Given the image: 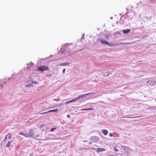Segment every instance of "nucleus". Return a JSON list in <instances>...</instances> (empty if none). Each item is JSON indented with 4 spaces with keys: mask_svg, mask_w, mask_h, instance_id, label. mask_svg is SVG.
<instances>
[{
    "mask_svg": "<svg viewBox=\"0 0 156 156\" xmlns=\"http://www.w3.org/2000/svg\"><path fill=\"white\" fill-rule=\"evenodd\" d=\"M49 68L47 66H43L38 67L37 68V70L42 71H43L48 70Z\"/></svg>",
    "mask_w": 156,
    "mask_h": 156,
    "instance_id": "nucleus-1",
    "label": "nucleus"
},
{
    "mask_svg": "<svg viewBox=\"0 0 156 156\" xmlns=\"http://www.w3.org/2000/svg\"><path fill=\"white\" fill-rule=\"evenodd\" d=\"M34 135L33 130L31 129L29 130L28 133L27 134V138L33 137Z\"/></svg>",
    "mask_w": 156,
    "mask_h": 156,
    "instance_id": "nucleus-2",
    "label": "nucleus"
},
{
    "mask_svg": "<svg viewBox=\"0 0 156 156\" xmlns=\"http://www.w3.org/2000/svg\"><path fill=\"white\" fill-rule=\"evenodd\" d=\"M90 140L94 142H97L99 140V138L97 136H93L90 138Z\"/></svg>",
    "mask_w": 156,
    "mask_h": 156,
    "instance_id": "nucleus-3",
    "label": "nucleus"
},
{
    "mask_svg": "<svg viewBox=\"0 0 156 156\" xmlns=\"http://www.w3.org/2000/svg\"><path fill=\"white\" fill-rule=\"evenodd\" d=\"M94 93V92H92V93H89L83 94H82V95H80L79 96H78L79 98V99H81L83 98L86 97L88 95H89L93 94Z\"/></svg>",
    "mask_w": 156,
    "mask_h": 156,
    "instance_id": "nucleus-4",
    "label": "nucleus"
},
{
    "mask_svg": "<svg viewBox=\"0 0 156 156\" xmlns=\"http://www.w3.org/2000/svg\"><path fill=\"white\" fill-rule=\"evenodd\" d=\"M14 141L13 140H12L10 141H9L6 144V146L7 147H12L13 146L11 144V143Z\"/></svg>",
    "mask_w": 156,
    "mask_h": 156,
    "instance_id": "nucleus-5",
    "label": "nucleus"
},
{
    "mask_svg": "<svg viewBox=\"0 0 156 156\" xmlns=\"http://www.w3.org/2000/svg\"><path fill=\"white\" fill-rule=\"evenodd\" d=\"M100 41L101 43L104 45H107V44H108L109 42L107 41L106 40H102L101 39H100Z\"/></svg>",
    "mask_w": 156,
    "mask_h": 156,
    "instance_id": "nucleus-6",
    "label": "nucleus"
},
{
    "mask_svg": "<svg viewBox=\"0 0 156 156\" xmlns=\"http://www.w3.org/2000/svg\"><path fill=\"white\" fill-rule=\"evenodd\" d=\"M124 150L126 153H128L129 151V147L124 146L123 147Z\"/></svg>",
    "mask_w": 156,
    "mask_h": 156,
    "instance_id": "nucleus-7",
    "label": "nucleus"
},
{
    "mask_svg": "<svg viewBox=\"0 0 156 156\" xmlns=\"http://www.w3.org/2000/svg\"><path fill=\"white\" fill-rule=\"evenodd\" d=\"M130 31V30L129 29H127V30H122V32L125 34H127L129 33Z\"/></svg>",
    "mask_w": 156,
    "mask_h": 156,
    "instance_id": "nucleus-8",
    "label": "nucleus"
},
{
    "mask_svg": "<svg viewBox=\"0 0 156 156\" xmlns=\"http://www.w3.org/2000/svg\"><path fill=\"white\" fill-rule=\"evenodd\" d=\"M102 132L105 136L107 135L108 133V130L105 129H102Z\"/></svg>",
    "mask_w": 156,
    "mask_h": 156,
    "instance_id": "nucleus-9",
    "label": "nucleus"
},
{
    "mask_svg": "<svg viewBox=\"0 0 156 156\" xmlns=\"http://www.w3.org/2000/svg\"><path fill=\"white\" fill-rule=\"evenodd\" d=\"M105 151V149L104 148H98L97 149V151L98 152H101Z\"/></svg>",
    "mask_w": 156,
    "mask_h": 156,
    "instance_id": "nucleus-10",
    "label": "nucleus"
},
{
    "mask_svg": "<svg viewBox=\"0 0 156 156\" xmlns=\"http://www.w3.org/2000/svg\"><path fill=\"white\" fill-rule=\"evenodd\" d=\"M19 135H21L24 136L25 137L27 138V134H24L22 132H20L19 133Z\"/></svg>",
    "mask_w": 156,
    "mask_h": 156,
    "instance_id": "nucleus-11",
    "label": "nucleus"
},
{
    "mask_svg": "<svg viewBox=\"0 0 156 156\" xmlns=\"http://www.w3.org/2000/svg\"><path fill=\"white\" fill-rule=\"evenodd\" d=\"M68 64H69V63H68L65 62V63H61L60 64V65L61 66H66L68 65Z\"/></svg>",
    "mask_w": 156,
    "mask_h": 156,
    "instance_id": "nucleus-12",
    "label": "nucleus"
},
{
    "mask_svg": "<svg viewBox=\"0 0 156 156\" xmlns=\"http://www.w3.org/2000/svg\"><path fill=\"white\" fill-rule=\"evenodd\" d=\"M58 110V109H53V110H50V111H48V112H57Z\"/></svg>",
    "mask_w": 156,
    "mask_h": 156,
    "instance_id": "nucleus-13",
    "label": "nucleus"
},
{
    "mask_svg": "<svg viewBox=\"0 0 156 156\" xmlns=\"http://www.w3.org/2000/svg\"><path fill=\"white\" fill-rule=\"evenodd\" d=\"M79 99V97H77L74 99H73L72 100V102H74L76 101V100H78Z\"/></svg>",
    "mask_w": 156,
    "mask_h": 156,
    "instance_id": "nucleus-14",
    "label": "nucleus"
},
{
    "mask_svg": "<svg viewBox=\"0 0 156 156\" xmlns=\"http://www.w3.org/2000/svg\"><path fill=\"white\" fill-rule=\"evenodd\" d=\"M57 127H54L51 128L50 131L51 132H52L54 131V130H55V129H57Z\"/></svg>",
    "mask_w": 156,
    "mask_h": 156,
    "instance_id": "nucleus-15",
    "label": "nucleus"
},
{
    "mask_svg": "<svg viewBox=\"0 0 156 156\" xmlns=\"http://www.w3.org/2000/svg\"><path fill=\"white\" fill-rule=\"evenodd\" d=\"M54 101H61V100L60 99V98H58L57 99H55L54 100Z\"/></svg>",
    "mask_w": 156,
    "mask_h": 156,
    "instance_id": "nucleus-16",
    "label": "nucleus"
},
{
    "mask_svg": "<svg viewBox=\"0 0 156 156\" xmlns=\"http://www.w3.org/2000/svg\"><path fill=\"white\" fill-rule=\"evenodd\" d=\"M32 86V84H26L25 87H30Z\"/></svg>",
    "mask_w": 156,
    "mask_h": 156,
    "instance_id": "nucleus-17",
    "label": "nucleus"
},
{
    "mask_svg": "<svg viewBox=\"0 0 156 156\" xmlns=\"http://www.w3.org/2000/svg\"><path fill=\"white\" fill-rule=\"evenodd\" d=\"M40 136V134H37L33 138L35 139L36 138V137H38Z\"/></svg>",
    "mask_w": 156,
    "mask_h": 156,
    "instance_id": "nucleus-18",
    "label": "nucleus"
},
{
    "mask_svg": "<svg viewBox=\"0 0 156 156\" xmlns=\"http://www.w3.org/2000/svg\"><path fill=\"white\" fill-rule=\"evenodd\" d=\"M8 135H9V137L8 138L10 139H11L12 138L11 135V134L10 133H9Z\"/></svg>",
    "mask_w": 156,
    "mask_h": 156,
    "instance_id": "nucleus-19",
    "label": "nucleus"
},
{
    "mask_svg": "<svg viewBox=\"0 0 156 156\" xmlns=\"http://www.w3.org/2000/svg\"><path fill=\"white\" fill-rule=\"evenodd\" d=\"M32 83H34V84H38V83L36 81H32Z\"/></svg>",
    "mask_w": 156,
    "mask_h": 156,
    "instance_id": "nucleus-20",
    "label": "nucleus"
},
{
    "mask_svg": "<svg viewBox=\"0 0 156 156\" xmlns=\"http://www.w3.org/2000/svg\"><path fill=\"white\" fill-rule=\"evenodd\" d=\"M3 87V84H0V90L2 89Z\"/></svg>",
    "mask_w": 156,
    "mask_h": 156,
    "instance_id": "nucleus-21",
    "label": "nucleus"
},
{
    "mask_svg": "<svg viewBox=\"0 0 156 156\" xmlns=\"http://www.w3.org/2000/svg\"><path fill=\"white\" fill-rule=\"evenodd\" d=\"M71 102H72V100H70V101H68L67 102H66V104H69V103H71Z\"/></svg>",
    "mask_w": 156,
    "mask_h": 156,
    "instance_id": "nucleus-22",
    "label": "nucleus"
},
{
    "mask_svg": "<svg viewBox=\"0 0 156 156\" xmlns=\"http://www.w3.org/2000/svg\"><path fill=\"white\" fill-rule=\"evenodd\" d=\"M8 135H6L5 136V139H4V141H5V140H6L7 138V136H8Z\"/></svg>",
    "mask_w": 156,
    "mask_h": 156,
    "instance_id": "nucleus-23",
    "label": "nucleus"
},
{
    "mask_svg": "<svg viewBox=\"0 0 156 156\" xmlns=\"http://www.w3.org/2000/svg\"><path fill=\"white\" fill-rule=\"evenodd\" d=\"M81 111H87L88 110V108H83L81 110Z\"/></svg>",
    "mask_w": 156,
    "mask_h": 156,
    "instance_id": "nucleus-24",
    "label": "nucleus"
},
{
    "mask_svg": "<svg viewBox=\"0 0 156 156\" xmlns=\"http://www.w3.org/2000/svg\"><path fill=\"white\" fill-rule=\"evenodd\" d=\"M107 45H108L109 46H112V44L111 43H109L108 44H107Z\"/></svg>",
    "mask_w": 156,
    "mask_h": 156,
    "instance_id": "nucleus-25",
    "label": "nucleus"
},
{
    "mask_svg": "<svg viewBox=\"0 0 156 156\" xmlns=\"http://www.w3.org/2000/svg\"><path fill=\"white\" fill-rule=\"evenodd\" d=\"M114 148L115 151L116 152H117L118 151V150L116 149V148L115 147H114Z\"/></svg>",
    "mask_w": 156,
    "mask_h": 156,
    "instance_id": "nucleus-26",
    "label": "nucleus"
},
{
    "mask_svg": "<svg viewBox=\"0 0 156 156\" xmlns=\"http://www.w3.org/2000/svg\"><path fill=\"white\" fill-rule=\"evenodd\" d=\"M94 109V108H88V110H93Z\"/></svg>",
    "mask_w": 156,
    "mask_h": 156,
    "instance_id": "nucleus-27",
    "label": "nucleus"
},
{
    "mask_svg": "<svg viewBox=\"0 0 156 156\" xmlns=\"http://www.w3.org/2000/svg\"><path fill=\"white\" fill-rule=\"evenodd\" d=\"M129 118H137L138 117H128Z\"/></svg>",
    "mask_w": 156,
    "mask_h": 156,
    "instance_id": "nucleus-28",
    "label": "nucleus"
},
{
    "mask_svg": "<svg viewBox=\"0 0 156 156\" xmlns=\"http://www.w3.org/2000/svg\"><path fill=\"white\" fill-rule=\"evenodd\" d=\"M65 71H66L65 69H64L63 70V71H62V73H65Z\"/></svg>",
    "mask_w": 156,
    "mask_h": 156,
    "instance_id": "nucleus-29",
    "label": "nucleus"
},
{
    "mask_svg": "<svg viewBox=\"0 0 156 156\" xmlns=\"http://www.w3.org/2000/svg\"><path fill=\"white\" fill-rule=\"evenodd\" d=\"M91 148L93 150H95V148L94 147H92Z\"/></svg>",
    "mask_w": 156,
    "mask_h": 156,
    "instance_id": "nucleus-30",
    "label": "nucleus"
},
{
    "mask_svg": "<svg viewBox=\"0 0 156 156\" xmlns=\"http://www.w3.org/2000/svg\"><path fill=\"white\" fill-rule=\"evenodd\" d=\"M109 136H110V137H112L113 136V134L112 133H109Z\"/></svg>",
    "mask_w": 156,
    "mask_h": 156,
    "instance_id": "nucleus-31",
    "label": "nucleus"
},
{
    "mask_svg": "<svg viewBox=\"0 0 156 156\" xmlns=\"http://www.w3.org/2000/svg\"><path fill=\"white\" fill-rule=\"evenodd\" d=\"M105 37L106 38L108 39V35H106Z\"/></svg>",
    "mask_w": 156,
    "mask_h": 156,
    "instance_id": "nucleus-32",
    "label": "nucleus"
},
{
    "mask_svg": "<svg viewBox=\"0 0 156 156\" xmlns=\"http://www.w3.org/2000/svg\"><path fill=\"white\" fill-rule=\"evenodd\" d=\"M39 114H40V115H44V112H43V113H39Z\"/></svg>",
    "mask_w": 156,
    "mask_h": 156,
    "instance_id": "nucleus-33",
    "label": "nucleus"
},
{
    "mask_svg": "<svg viewBox=\"0 0 156 156\" xmlns=\"http://www.w3.org/2000/svg\"><path fill=\"white\" fill-rule=\"evenodd\" d=\"M67 116L69 118H70V115H68Z\"/></svg>",
    "mask_w": 156,
    "mask_h": 156,
    "instance_id": "nucleus-34",
    "label": "nucleus"
},
{
    "mask_svg": "<svg viewBox=\"0 0 156 156\" xmlns=\"http://www.w3.org/2000/svg\"><path fill=\"white\" fill-rule=\"evenodd\" d=\"M109 75V74H106V75L105 76V77H107Z\"/></svg>",
    "mask_w": 156,
    "mask_h": 156,
    "instance_id": "nucleus-35",
    "label": "nucleus"
},
{
    "mask_svg": "<svg viewBox=\"0 0 156 156\" xmlns=\"http://www.w3.org/2000/svg\"><path fill=\"white\" fill-rule=\"evenodd\" d=\"M65 51H66V49H65V51H62L61 53H65Z\"/></svg>",
    "mask_w": 156,
    "mask_h": 156,
    "instance_id": "nucleus-36",
    "label": "nucleus"
},
{
    "mask_svg": "<svg viewBox=\"0 0 156 156\" xmlns=\"http://www.w3.org/2000/svg\"><path fill=\"white\" fill-rule=\"evenodd\" d=\"M44 114H46V113H49V112H48V111H47V112H44Z\"/></svg>",
    "mask_w": 156,
    "mask_h": 156,
    "instance_id": "nucleus-37",
    "label": "nucleus"
},
{
    "mask_svg": "<svg viewBox=\"0 0 156 156\" xmlns=\"http://www.w3.org/2000/svg\"><path fill=\"white\" fill-rule=\"evenodd\" d=\"M92 144V142H89V144Z\"/></svg>",
    "mask_w": 156,
    "mask_h": 156,
    "instance_id": "nucleus-38",
    "label": "nucleus"
},
{
    "mask_svg": "<svg viewBox=\"0 0 156 156\" xmlns=\"http://www.w3.org/2000/svg\"><path fill=\"white\" fill-rule=\"evenodd\" d=\"M4 83L5 84H6L7 83L6 82H4Z\"/></svg>",
    "mask_w": 156,
    "mask_h": 156,
    "instance_id": "nucleus-39",
    "label": "nucleus"
},
{
    "mask_svg": "<svg viewBox=\"0 0 156 156\" xmlns=\"http://www.w3.org/2000/svg\"><path fill=\"white\" fill-rule=\"evenodd\" d=\"M110 19H113V17H110Z\"/></svg>",
    "mask_w": 156,
    "mask_h": 156,
    "instance_id": "nucleus-40",
    "label": "nucleus"
},
{
    "mask_svg": "<svg viewBox=\"0 0 156 156\" xmlns=\"http://www.w3.org/2000/svg\"><path fill=\"white\" fill-rule=\"evenodd\" d=\"M83 141L84 142H86V140H84Z\"/></svg>",
    "mask_w": 156,
    "mask_h": 156,
    "instance_id": "nucleus-41",
    "label": "nucleus"
},
{
    "mask_svg": "<svg viewBox=\"0 0 156 156\" xmlns=\"http://www.w3.org/2000/svg\"><path fill=\"white\" fill-rule=\"evenodd\" d=\"M126 89V88H124V89Z\"/></svg>",
    "mask_w": 156,
    "mask_h": 156,
    "instance_id": "nucleus-42",
    "label": "nucleus"
},
{
    "mask_svg": "<svg viewBox=\"0 0 156 156\" xmlns=\"http://www.w3.org/2000/svg\"><path fill=\"white\" fill-rule=\"evenodd\" d=\"M68 44H66V45Z\"/></svg>",
    "mask_w": 156,
    "mask_h": 156,
    "instance_id": "nucleus-43",
    "label": "nucleus"
},
{
    "mask_svg": "<svg viewBox=\"0 0 156 156\" xmlns=\"http://www.w3.org/2000/svg\"><path fill=\"white\" fill-rule=\"evenodd\" d=\"M127 13H128V12H127L126 13V14Z\"/></svg>",
    "mask_w": 156,
    "mask_h": 156,
    "instance_id": "nucleus-44",
    "label": "nucleus"
},
{
    "mask_svg": "<svg viewBox=\"0 0 156 156\" xmlns=\"http://www.w3.org/2000/svg\"><path fill=\"white\" fill-rule=\"evenodd\" d=\"M127 13H128V12H127L126 13V14Z\"/></svg>",
    "mask_w": 156,
    "mask_h": 156,
    "instance_id": "nucleus-45",
    "label": "nucleus"
},
{
    "mask_svg": "<svg viewBox=\"0 0 156 156\" xmlns=\"http://www.w3.org/2000/svg\"><path fill=\"white\" fill-rule=\"evenodd\" d=\"M127 13H128V12H127L126 13V14Z\"/></svg>",
    "mask_w": 156,
    "mask_h": 156,
    "instance_id": "nucleus-46",
    "label": "nucleus"
},
{
    "mask_svg": "<svg viewBox=\"0 0 156 156\" xmlns=\"http://www.w3.org/2000/svg\"><path fill=\"white\" fill-rule=\"evenodd\" d=\"M9 79H10V78H8V80H9Z\"/></svg>",
    "mask_w": 156,
    "mask_h": 156,
    "instance_id": "nucleus-47",
    "label": "nucleus"
},
{
    "mask_svg": "<svg viewBox=\"0 0 156 156\" xmlns=\"http://www.w3.org/2000/svg\"><path fill=\"white\" fill-rule=\"evenodd\" d=\"M126 9L127 10V8H126Z\"/></svg>",
    "mask_w": 156,
    "mask_h": 156,
    "instance_id": "nucleus-48",
    "label": "nucleus"
},
{
    "mask_svg": "<svg viewBox=\"0 0 156 156\" xmlns=\"http://www.w3.org/2000/svg\"><path fill=\"white\" fill-rule=\"evenodd\" d=\"M155 101H156V99H155Z\"/></svg>",
    "mask_w": 156,
    "mask_h": 156,
    "instance_id": "nucleus-49",
    "label": "nucleus"
}]
</instances>
